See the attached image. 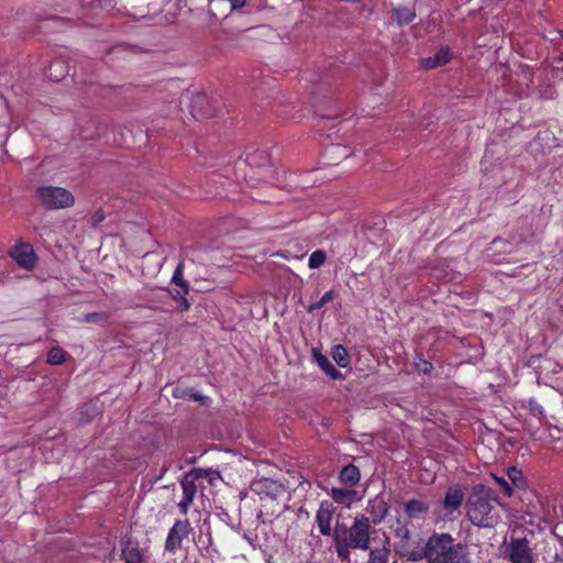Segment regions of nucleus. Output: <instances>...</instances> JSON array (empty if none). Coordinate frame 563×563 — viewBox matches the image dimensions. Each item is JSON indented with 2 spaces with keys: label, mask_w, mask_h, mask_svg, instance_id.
<instances>
[{
  "label": "nucleus",
  "mask_w": 563,
  "mask_h": 563,
  "mask_svg": "<svg viewBox=\"0 0 563 563\" xmlns=\"http://www.w3.org/2000/svg\"><path fill=\"white\" fill-rule=\"evenodd\" d=\"M65 362V352L58 347L54 346L48 351L47 354V363L52 365H60Z\"/></svg>",
  "instance_id": "obj_24"
},
{
  "label": "nucleus",
  "mask_w": 563,
  "mask_h": 563,
  "mask_svg": "<svg viewBox=\"0 0 563 563\" xmlns=\"http://www.w3.org/2000/svg\"><path fill=\"white\" fill-rule=\"evenodd\" d=\"M385 512H386V508H385V507H383V508H382V514H380V516H379V519L385 515Z\"/></svg>",
  "instance_id": "obj_36"
},
{
  "label": "nucleus",
  "mask_w": 563,
  "mask_h": 563,
  "mask_svg": "<svg viewBox=\"0 0 563 563\" xmlns=\"http://www.w3.org/2000/svg\"><path fill=\"white\" fill-rule=\"evenodd\" d=\"M104 3L117 4L118 0H103Z\"/></svg>",
  "instance_id": "obj_34"
},
{
  "label": "nucleus",
  "mask_w": 563,
  "mask_h": 563,
  "mask_svg": "<svg viewBox=\"0 0 563 563\" xmlns=\"http://www.w3.org/2000/svg\"><path fill=\"white\" fill-rule=\"evenodd\" d=\"M11 257L24 268H32L35 265L36 256L34 250L29 243H19L10 251Z\"/></svg>",
  "instance_id": "obj_8"
},
{
  "label": "nucleus",
  "mask_w": 563,
  "mask_h": 563,
  "mask_svg": "<svg viewBox=\"0 0 563 563\" xmlns=\"http://www.w3.org/2000/svg\"><path fill=\"white\" fill-rule=\"evenodd\" d=\"M394 15L399 25L410 23L415 18V12L408 8H397L394 10Z\"/></svg>",
  "instance_id": "obj_21"
},
{
  "label": "nucleus",
  "mask_w": 563,
  "mask_h": 563,
  "mask_svg": "<svg viewBox=\"0 0 563 563\" xmlns=\"http://www.w3.org/2000/svg\"><path fill=\"white\" fill-rule=\"evenodd\" d=\"M37 198L43 207L49 210L68 208L75 202L70 191L55 186L40 187L37 189Z\"/></svg>",
  "instance_id": "obj_4"
},
{
  "label": "nucleus",
  "mask_w": 563,
  "mask_h": 563,
  "mask_svg": "<svg viewBox=\"0 0 563 563\" xmlns=\"http://www.w3.org/2000/svg\"><path fill=\"white\" fill-rule=\"evenodd\" d=\"M312 356H313V360L314 362L318 364V366L328 375L330 376L331 378L333 379H339V378H342V375L340 373V371H338L333 364L331 363V361L325 356L323 355L320 351H318L317 349H313L312 350Z\"/></svg>",
  "instance_id": "obj_11"
},
{
  "label": "nucleus",
  "mask_w": 563,
  "mask_h": 563,
  "mask_svg": "<svg viewBox=\"0 0 563 563\" xmlns=\"http://www.w3.org/2000/svg\"><path fill=\"white\" fill-rule=\"evenodd\" d=\"M340 479L343 483L352 482V464H347L342 468L340 473Z\"/></svg>",
  "instance_id": "obj_28"
},
{
  "label": "nucleus",
  "mask_w": 563,
  "mask_h": 563,
  "mask_svg": "<svg viewBox=\"0 0 563 563\" xmlns=\"http://www.w3.org/2000/svg\"><path fill=\"white\" fill-rule=\"evenodd\" d=\"M493 478L505 496L510 497L512 495V486L505 478L496 475H493Z\"/></svg>",
  "instance_id": "obj_27"
},
{
  "label": "nucleus",
  "mask_w": 563,
  "mask_h": 563,
  "mask_svg": "<svg viewBox=\"0 0 563 563\" xmlns=\"http://www.w3.org/2000/svg\"><path fill=\"white\" fill-rule=\"evenodd\" d=\"M353 474H354V483H355L360 478V472L355 466H354Z\"/></svg>",
  "instance_id": "obj_32"
},
{
  "label": "nucleus",
  "mask_w": 563,
  "mask_h": 563,
  "mask_svg": "<svg viewBox=\"0 0 563 563\" xmlns=\"http://www.w3.org/2000/svg\"><path fill=\"white\" fill-rule=\"evenodd\" d=\"M467 516L478 527L493 526L497 521L494 500L485 494H473L468 500Z\"/></svg>",
  "instance_id": "obj_3"
},
{
  "label": "nucleus",
  "mask_w": 563,
  "mask_h": 563,
  "mask_svg": "<svg viewBox=\"0 0 563 563\" xmlns=\"http://www.w3.org/2000/svg\"><path fill=\"white\" fill-rule=\"evenodd\" d=\"M452 54L448 47H441L433 56L422 59V66L427 69L435 68L449 63Z\"/></svg>",
  "instance_id": "obj_12"
},
{
  "label": "nucleus",
  "mask_w": 563,
  "mask_h": 563,
  "mask_svg": "<svg viewBox=\"0 0 563 563\" xmlns=\"http://www.w3.org/2000/svg\"><path fill=\"white\" fill-rule=\"evenodd\" d=\"M67 67L63 62L56 60L48 68V77L54 80H60L67 74Z\"/></svg>",
  "instance_id": "obj_18"
},
{
  "label": "nucleus",
  "mask_w": 563,
  "mask_h": 563,
  "mask_svg": "<svg viewBox=\"0 0 563 563\" xmlns=\"http://www.w3.org/2000/svg\"><path fill=\"white\" fill-rule=\"evenodd\" d=\"M375 539L368 537V523L354 522V548L371 549L368 563H388L389 549L388 539L385 534L379 539L378 545L374 547Z\"/></svg>",
  "instance_id": "obj_2"
},
{
  "label": "nucleus",
  "mask_w": 563,
  "mask_h": 563,
  "mask_svg": "<svg viewBox=\"0 0 563 563\" xmlns=\"http://www.w3.org/2000/svg\"><path fill=\"white\" fill-rule=\"evenodd\" d=\"M172 282L175 285H177L180 288H183L184 292H188L189 291V285L184 279V263L183 262L178 263V265L176 266V268L174 271V274H173V277H172Z\"/></svg>",
  "instance_id": "obj_20"
},
{
  "label": "nucleus",
  "mask_w": 563,
  "mask_h": 563,
  "mask_svg": "<svg viewBox=\"0 0 563 563\" xmlns=\"http://www.w3.org/2000/svg\"><path fill=\"white\" fill-rule=\"evenodd\" d=\"M194 399L199 400L201 397L199 395H194Z\"/></svg>",
  "instance_id": "obj_39"
},
{
  "label": "nucleus",
  "mask_w": 563,
  "mask_h": 563,
  "mask_svg": "<svg viewBox=\"0 0 563 563\" xmlns=\"http://www.w3.org/2000/svg\"><path fill=\"white\" fill-rule=\"evenodd\" d=\"M243 538H244L249 543H251V544H252V539H251L250 537H247L246 534H244V536H243Z\"/></svg>",
  "instance_id": "obj_35"
},
{
  "label": "nucleus",
  "mask_w": 563,
  "mask_h": 563,
  "mask_svg": "<svg viewBox=\"0 0 563 563\" xmlns=\"http://www.w3.org/2000/svg\"><path fill=\"white\" fill-rule=\"evenodd\" d=\"M331 497L338 504L345 506L347 509L352 505V492L342 488H332Z\"/></svg>",
  "instance_id": "obj_17"
},
{
  "label": "nucleus",
  "mask_w": 563,
  "mask_h": 563,
  "mask_svg": "<svg viewBox=\"0 0 563 563\" xmlns=\"http://www.w3.org/2000/svg\"><path fill=\"white\" fill-rule=\"evenodd\" d=\"M96 217H97V221H101V220L103 219V216H102V214H100V216H99V214H96Z\"/></svg>",
  "instance_id": "obj_37"
},
{
  "label": "nucleus",
  "mask_w": 563,
  "mask_h": 563,
  "mask_svg": "<svg viewBox=\"0 0 563 563\" xmlns=\"http://www.w3.org/2000/svg\"><path fill=\"white\" fill-rule=\"evenodd\" d=\"M507 475L509 481L511 482L512 487L525 488L526 481L523 478L522 472L517 467L512 466L507 470Z\"/></svg>",
  "instance_id": "obj_19"
},
{
  "label": "nucleus",
  "mask_w": 563,
  "mask_h": 563,
  "mask_svg": "<svg viewBox=\"0 0 563 563\" xmlns=\"http://www.w3.org/2000/svg\"><path fill=\"white\" fill-rule=\"evenodd\" d=\"M190 523L188 520H176L169 529L165 540V551L176 553L183 544V541L189 536Z\"/></svg>",
  "instance_id": "obj_7"
},
{
  "label": "nucleus",
  "mask_w": 563,
  "mask_h": 563,
  "mask_svg": "<svg viewBox=\"0 0 563 563\" xmlns=\"http://www.w3.org/2000/svg\"><path fill=\"white\" fill-rule=\"evenodd\" d=\"M334 548L342 562H350L352 548V527L345 522H336L334 529Z\"/></svg>",
  "instance_id": "obj_6"
},
{
  "label": "nucleus",
  "mask_w": 563,
  "mask_h": 563,
  "mask_svg": "<svg viewBox=\"0 0 563 563\" xmlns=\"http://www.w3.org/2000/svg\"><path fill=\"white\" fill-rule=\"evenodd\" d=\"M529 407H530V410L534 413V415H543V408L541 405H539L536 400L531 399L529 401Z\"/></svg>",
  "instance_id": "obj_30"
},
{
  "label": "nucleus",
  "mask_w": 563,
  "mask_h": 563,
  "mask_svg": "<svg viewBox=\"0 0 563 563\" xmlns=\"http://www.w3.org/2000/svg\"><path fill=\"white\" fill-rule=\"evenodd\" d=\"M429 368H430V364H429V363H427V362H424V363H423V366H422V368H421V371H422V372H424V373H427V372L429 371Z\"/></svg>",
  "instance_id": "obj_33"
},
{
  "label": "nucleus",
  "mask_w": 563,
  "mask_h": 563,
  "mask_svg": "<svg viewBox=\"0 0 563 563\" xmlns=\"http://www.w3.org/2000/svg\"><path fill=\"white\" fill-rule=\"evenodd\" d=\"M247 161H249L250 163H253V162H254V159H253V157H252L251 155H247Z\"/></svg>",
  "instance_id": "obj_38"
},
{
  "label": "nucleus",
  "mask_w": 563,
  "mask_h": 563,
  "mask_svg": "<svg viewBox=\"0 0 563 563\" xmlns=\"http://www.w3.org/2000/svg\"><path fill=\"white\" fill-rule=\"evenodd\" d=\"M103 317L99 313H87L85 314L84 317V321H86L87 323H95V322H99L100 320H102Z\"/></svg>",
  "instance_id": "obj_29"
},
{
  "label": "nucleus",
  "mask_w": 563,
  "mask_h": 563,
  "mask_svg": "<svg viewBox=\"0 0 563 563\" xmlns=\"http://www.w3.org/2000/svg\"><path fill=\"white\" fill-rule=\"evenodd\" d=\"M505 558L511 563H533L532 550L526 538H511L505 547Z\"/></svg>",
  "instance_id": "obj_5"
},
{
  "label": "nucleus",
  "mask_w": 563,
  "mask_h": 563,
  "mask_svg": "<svg viewBox=\"0 0 563 563\" xmlns=\"http://www.w3.org/2000/svg\"><path fill=\"white\" fill-rule=\"evenodd\" d=\"M398 533H399V536H401V537H404L406 539L409 538V530L406 529V528L405 529H400Z\"/></svg>",
  "instance_id": "obj_31"
},
{
  "label": "nucleus",
  "mask_w": 563,
  "mask_h": 563,
  "mask_svg": "<svg viewBox=\"0 0 563 563\" xmlns=\"http://www.w3.org/2000/svg\"><path fill=\"white\" fill-rule=\"evenodd\" d=\"M187 294L188 292H184L183 288H180L179 290H175L172 294L173 298L178 302V310L179 311H186L190 307L189 301L186 299V295Z\"/></svg>",
  "instance_id": "obj_25"
},
{
  "label": "nucleus",
  "mask_w": 563,
  "mask_h": 563,
  "mask_svg": "<svg viewBox=\"0 0 563 563\" xmlns=\"http://www.w3.org/2000/svg\"><path fill=\"white\" fill-rule=\"evenodd\" d=\"M333 298V295H332V291H327L318 301H316L314 303H311L307 309L309 312H312L317 309H320L322 308L327 302H329L330 300H332Z\"/></svg>",
  "instance_id": "obj_26"
},
{
  "label": "nucleus",
  "mask_w": 563,
  "mask_h": 563,
  "mask_svg": "<svg viewBox=\"0 0 563 563\" xmlns=\"http://www.w3.org/2000/svg\"><path fill=\"white\" fill-rule=\"evenodd\" d=\"M252 490L262 495L274 496L278 489L276 482L269 478H262L252 483Z\"/></svg>",
  "instance_id": "obj_14"
},
{
  "label": "nucleus",
  "mask_w": 563,
  "mask_h": 563,
  "mask_svg": "<svg viewBox=\"0 0 563 563\" xmlns=\"http://www.w3.org/2000/svg\"><path fill=\"white\" fill-rule=\"evenodd\" d=\"M183 496L178 503V508L183 515H187L189 507L195 498L197 487L194 481L185 479L181 482Z\"/></svg>",
  "instance_id": "obj_10"
},
{
  "label": "nucleus",
  "mask_w": 563,
  "mask_h": 563,
  "mask_svg": "<svg viewBox=\"0 0 563 563\" xmlns=\"http://www.w3.org/2000/svg\"><path fill=\"white\" fill-rule=\"evenodd\" d=\"M428 511V506L417 499L409 500L406 504V512L411 518H418Z\"/></svg>",
  "instance_id": "obj_16"
},
{
  "label": "nucleus",
  "mask_w": 563,
  "mask_h": 563,
  "mask_svg": "<svg viewBox=\"0 0 563 563\" xmlns=\"http://www.w3.org/2000/svg\"><path fill=\"white\" fill-rule=\"evenodd\" d=\"M408 561L426 560L428 563H472L470 547L456 541L449 532H433L422 548L408 549Z\"/></svg>",
  "instance_id": "obj_1"
},
{
  "label": "nucleus",
  "mask_w": 563,
  "mask_h": 563,
  "mask_svg": "<svg viewBox=\"0 0 563 563\" xmlns=\"http://www.w3.org/2000/svg\"><path fill=\"white\" fill-rule=\"evenodd\" d=\"M334 512L332 504L322 503L317 511L316 522L319 531L323 536H329L331 532L332 515Z\"/></svg>",
  "instance_id": "obj_9"
},
{
  "label": "nucleus",
  "mask_w": 563,
  "mask_h": 563,
  "mask_svg": "<svg viewBox=\"0 0 563 563\" xmlns=\"http://www.w3.org/2000/svg\"><path fill=\"white\" fill-rule=\"evenodd\" d=\"M122 558L125 563H142L143 554L136 544L128 542L122 549Z\"/></svg>",
  "instance_id": "obj_15"
},
{
  "label": "nucleus",
  "mask_w": 563,
  "mask_h": 563,
  "mask_svg": "<svg viewBox=\"0 0 563 563\" xmlns=\"http://www.w3.org/2000/svg\"><path fill=\"white\" fill-rule=\"evenodd\" d=\"M325 260H327L325 252L322 250H317V251L312 252L311 255L309 256L308 266L311 269L319 268L324 264Z\"/></svg>",
  "instance_id": "obj_23"
},
{
  "label": "nucleus",
  "mask_w": 563,
  "mask_h": 563,
  "mask_svg": "<svg viewBox=\"0 0 563 563\" xmlns=\"http://www.w3.org/2000/svg\"><path fill=\"white\" fill-rule=\"evenodd\" d=\"M332 357L341 367H346L349 364V354L343 345H335L332 351Z\"/></svg>",
  "instance_id": "obj_22"
},
{
  "label": "nucleus",
  "mask_w": 563,
  "mask_h": 563,
  "mask_svg": "<svg viewBox=\"0 0 563 563\" xmlns=\"http://www.w3.org/2000/svg\"><path fill=\"white\" fill-rule=\"evenodd\" d=\"M500 242H501V241H499V240H494L493 244H494V245H497V244H498V243H500Z\"/></svg>",
  "instance_id": "obj_40"
},
{
  "label": "nucleus",
  "mask_w": 563,
  "mask_h": 563,
  "mask_svg": "<svg viewBox=\"0 0 563 563\" xmlns=\"http://www.w3.org/2000/svg\"><path fill=\"white\" fill-rule=\"evenodd\" d=\"M463 501V493L457 487H450L445 494L443 506L448 514H452L460 508Z\"/></svg>",
  "instance_id": "obj_13"
}]
</instances>
